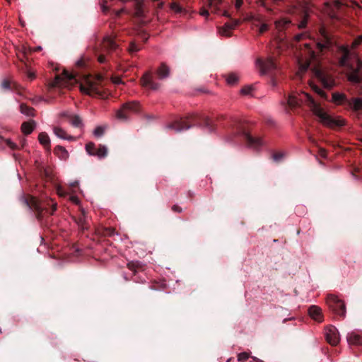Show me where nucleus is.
Returning <instances> with one entry per match:
<instances>
[{"label":"nucleus","mask_w":362,"mask_h":362,"mask_svg":"<svg viewBox=\"0 0 362 362\" xmlns=\"http://www.w3.org/2000/svg\"><path fill=\"white\" fill-rule=\"evenodd\" d=\"M287 103L291 107H296L300 103H306L310 107L313 114L319 118L320 122L329 127L343 126L344 124V119L332 118L325 112L307 93L302 91L300 93L298 94L292 93L288 96Z\"/></svg>","instance_id":"1"},{"label":"nucleus","mask_w":362,"mask_h":362,"mask_svg":"<svg viewBox=\"0 0 362 362\" xmlns=\"http://www.w3.org/2000/svg\"><path fill=\"white\" fill-rule=\"evenodd\" d=\"M340 50L344 52L339 64L342 66L347 67L351 71L348 74V80L353 83H360L362 81V76L359 71L362 68V62L355 52H351L346 46L340 47Z\"/></svg>","instance_id":"2"},{"label":"nucleus","mask_w":362,"mask_h":362,"mask_svg":"<svg viewBox=\"0 0 362 362\" xmlns=\"http://www.w3.org/2000/svg\"><path fill=\"white\" fill-rule=\"evenodd\" d=\"M327 303L334 313L340 316H344L346 308L344 303L337 296L329 295L327 298Z\"/></svg>","instance_id":"3"},{"label":"nucleus","mask_w":362,"mask_h":362,"mask_svg":"<svg viewBox=\"0 0 362 362\" xmlns=\"http://www.w3.org/2000/svg\"><path fill=\"white\" fill-rule=\"evenodd\" d=\"M73 81L76 82L75 76L69 73L67 71H64L60 76H56L54 81L49 83L50 87H56L58 86H68V82L72 83Z\"/></svg>","instance_id":"4"},{"label":"nucleus","mask_w":362,"mask_h":362,"mask_svg":"<svg viewBox=\"0 0 362 362\" xmlns=\"http://www.w3.org/2000/svg\"><path fill=\"white\" fill-rule=\"evenodd\" d=\"M256 66L262 74H265L276 67L274 59L271 57H267L265 60L257 59L256 61Z\"/></svg>","instance_id":"5"},{"label":"nucleus","mask_w":362,"mask_h":362,"mask_svg":"<svg viewBox=\"0 0 362 362\" xmlns=\"http://www.w3.org/2000/svg\"><path fill=\"white\" fill-rule=\"evenodd\" d=\"M315 76L322 83L326 88H331L334 86L335 83L333 78L322 70L315 69L314 70Z\"/></svg>","instance_id":"6"},{"label":"nucleus","mask_w":362,"mask_h":362,"mask_svg":"<svg viewBox=\"0 0 362 362\" xmlns=\"http://www.w3.org/2000/svg\"><path fill=\"white\" fill-rule=\"evenodd\" d=\"M80 90L83 93L92 95L98 93L97 83L89 77L83 79L80 83Z\"/></svg>","instance_id":"7"},{"label":"nucleus","mask_w":362,"mask_h":362,"mask_svg":"<svg viewBox=\"0 0 362 362\" xmlns=\"http://www.w3.org/2000/svg\"><path fill=\"white\" fill-rule=\"evenodd\" d=\"M325 336L327 342L332 345L336 346L340 341V337L337 329L333 326H329L325 329Z\"/></svg>","instance_id":"8"},{"label":"nucleus","mask_w":362,"mask_h":362,"mask_svg":"<svg viewBox=\"0 0 362 362\" xmlns=\"http://www.w3.org/2000/svg\"><path fill=\"white\" fill-rule=\"evenodd\" d=\"M138 104L136 102L124 104L122 107L117 112V117L119 119H126L129 112H136Z\"/></svg>","instance_id":"9"},{"label":"nucleus","mask_w":362,"mask_h":362,"mask_svg":"<svg viewBox=\"0 0 362 362\" xmlns=\"http://www.w3.org/2000/svg\"><path fill=\"white\" fill-rule=\"evenodd\" d=\"M240 23V21L233 20L232 22L226 23L224 25L219 29V33L223 36H229L230 35V32L233 30L238 24Z\"/></svg>","instance_id":"10"},{"label":"nucleus","mask_w":362,"mask_h":362,"mask_svg":"<svg viewBox=\"0 0 362 362\" xmlns=\"http://www.w3.org/2000/svg\"><path fill=\"white\" fill-rule=\"evenodd\" d=\"M141 84L144 87H149L153 90H157L159 88V84L156 83H153L152 81V76L150 72H147L144 74L141 78Z\"/></svg>","instance_id":"11"},{"label":"nucleus","mask_w":362,"mask_h":362,"mask_svg":"<svg viewBox=\"0 0 362 362\" xmlns=\"http://www.w3.org/2000/svg\"><path fill=\"white\" fill-rule=\"evenodd\" d=\"M117 46V44L111 37L106 36L104 37L102 43V50L103 52L114 50Z\"/></svg>","instance_id":"12"},{"label":"nucleus","mask_w":362,"mask_h":362,"mask_svg":"<svg viewBox=\"0 0 362 362\" xmlns=\"http://www.w3.org/2000/svg\"><path fill=\"white\" fill-rule=\"evenodd\" d=\"M308 313L310 317L314 320L317 322L322 321V310L319 307L316 305H312L308 310Z\"/></svg>","instance_id":"13"},{"label":"nucleus","mask_w":362,"mask_h":362,"mask_svg":"<svg viewBox=\"0 0 362 362\" xmlns=\"http://www.w3.org/2000/svg\"><path fill=\"white\" fill-rule=\"evenodd\" d=\"M349 99L346 96L345 94L339 93V92H334L332 93V102L337 105L346 104L348 103Z\"/></svg>","instance_id":"14"},{"label":"nucleus","mask_w":362,"mask_h":362,"mask_svg":"<svg viewBox=\"0 0 362 362\" xmlns=\"http://www.w3.org/2000/svg\"><path fill=\"white\" fill-rule=\"evenodd\" d=\"M170 68L165 63H162L156 71L157 76L160 79H165L170 75Z\"/></svg>","instance_id":"15"},{"label":"nucleus","mask_w":362,"mask_h":362,"mask_svg":"<svg viewBox=\"0 0 362 362\" xmlns=\"http://www.w3.org/2000/svg\"><path fill=\"white\" fill-rule=\"evenodd\" d=\"M53 131H54V134L57 137H59L62 139H65V140H69V141L75 139V138L74 136L67 135L66 132L61 127H54Z\"/></svg>","instance_id":"16"},{"label":"nucleus","mask_w":362,"mask_h":362,"mask_svg":"<svg viewBox=\"0 0 362 362\" xmlns=\"http://www.w3.org/2000/svg\"><path fill=\"white\" fill-rule=\"evenodd\" d=\"M347 105L355 111L359 110L362 108V98H355L352 100H349Z\"/></svg>","instance_id":"17"},{"label":"nucleus","mask_w":362,"mask_h":362,"mask_svg":"<svg viewBox=\"0 0 362 362\" xmlns=\"http://www.w3.org/2000/svg\"><path fill=\"white\" fill-rule=\"evenodd\" d=\"M24 204L31 209H35L37 211L42 210V207L40 206L38 200L35 197H31L30 202L24 199Z\"/></svg>","instance_id":"18"},{"label":"nucleus","mask_w":362,"mask_h":362,"mask_svg":"<svg viewBox=\"0 0 362 362\" xmlns=\"http://www.w3.org/2000/svg\"><path fill=\"white\" fill-rule=\"evenodd\" d=\"M322 35L325 39L324 42H318L317 44L318 49L320 50L330 47L332 44L331 39L325 34V31H322Z\"/></svg>","instance_id":"19"},{"label":"nucleus","mask_w":362,"mask_h":362,"mask_svg":"<svg viewBox=\"0 0 362 362\" xmlns=\"http://www.w3.org/2000/svg\"><path fill=\"white\" fill-rule=\"evenodd\" d=\"M54 153L62 160H66L69 158L68 151L62 146H57L54 149Z\"/></svg>","instance_id":"20"},{"label":"nucleus","mask_w":362,"mask_h":362,"mask_svg":"<svg viewBox=\"0 0 362 362\" xmlns=\"http://www.w3.org/2000/svg\"><path fill=\"white\" fill-rule=\"evenodd\" d=\"M348 343L350 344H362V338L355 333H351L349 334L347 337Z\"/></svg>","instance_id":"21"},{"label":"nucleus","mask_w":362,"mask_h":362,"mask_svg":"<svg viewBox=\"0 0 362 362\" xmlns=\"http://www.w3.org/2000/svg\"><path fill=\"white\" fill-rule=\"evenodd\" d=\"M34 123L33 122H24L21 125V130L25 134H30L34 129Z\"/></svg>","instance_id":"22"},{"label":"nucleus","mask_w":362,"mask_h":362,"mask_svg":"<svg viewBox=\"0 0 362 362\" xmlns=\"http://www.w3.org/2000/svg\"><path fill=\"white\" fill-rule=\"evenodd\" d=\"M39 142L45 147H49L50 144V139L47 134L41 132L38 136Z\"/></svg>","instance_id":"23"},{"label":"nucleus","mask_w":362,"mask_h":362,"mask_svg":"<svg viewBox=\"0 0 362 362\" xmlns=\"http://www.w3.org/2000/svg\"><path fill=\"white\" fill-rule=\"evenodd\" d=\"M69 117V122L76 127L82 126V121L81 118L77 115H70Z\"/></svg>","instance_id":"24"},{"label":"nucleus","mask_w":362,"mask_h":362,"mask_svg":"<svg viewBox=\"0 0 362 362\" xmlns=\"http://www.w3.org/2000/svg\"><path fill=\"white\" fill-rule=\"evenodd\" d=\"M289 24H290V21L286 20L285 18L275 21L276 28L279 31L283 30Z\"/></svg>","instance_id":"25"},{"label":"nucleus","mask_w":362,"mask_h":362,"mask_svg":"<svg viewBox=\"0 0 362 362\" xmlns=\"http://www.w3.org/2000/svg\"><path fill=\"white\" fill-rule=\"evenodd\" d=\"M239 80V76L235 73H230L226 77V82L229 85L235 84Z\"/></svg>","instance_id":"26"},{"label":"nucleus","mask_w":362,"mask_h":362,"mask_svg":"<svg viewBox=\"0 0 362 362\" xmlns=\"http://www.w3.org/2000/svg\"><path fill=\"white\" fill-rule=\"evenodd\" d=\"M107 154V148L105 146H100V147L95 151V155H96L99 158H103L105 157Z\"/></svg>","instance_id":"27"},{"label":"nucleus","mask_w":362,"mask_h":362,"mask_svg":"<svg viewBox=\"0 0 362 362\" xmlns=\"http://www.w3.org/2000/svg\"><path fill=\"white\" fill-rule=\"evenodd\" d=\"M21 112L22 114L25 115L27 116H33V109L22 104L20 106Z\"/></svg>","instance_id":"28"},{"label":"nucleus","mask_w":362,"mask_h":362,"mask_svg":"<svg viewBox=\"0 0 362 362\" xmlns=\"http://www.w3.org/2000/svg\"><path fill=\"white\" fill-rule=\"evenodd\" d=\"M310 86L312 88L313 90H314L315 93H317L319 95H320L322 98L327 99V95L325 93L324 90L318 88L316 85L313 83H310Z\"/></svg>","instance_id":"29"},{"label":"nucleus","mask_w":362,"mask_h":362,"mask_svg":"<svg viewBox=\"0 0 362 362\" xmlns=\"http://www.w3.org/2000/svg\"><path fill=\"white\" fill-rule=\"evenodd\" d=\"M299 69L297 72V76L301 77L302 74L307 70L310 65V62H307L305 64H302L299 62Z\"/></svg>","instance_id":"30"},{"label":"nucleus","mask_w":362,"mask_h":362,"mask_svg":"<svg viewBox=\"0 0 362 362\" xmlns=\"http://www.w3.org/2000/svg\"><path fill=\"white\" fill-rule=\"evenodd\" d=\"M105 130V127L103 126H98L95 127V129L93 131V134L96 137H100L103 135Z\"/></svg>","instance_id":"31"},{"label":"nucleus","mask_w":362,"mask_h":362,"mask_svg":"<svg viewBox=\"0 0 362 362\" xmlns=\"http://www.w3.org/2000/svg\"><path fill=\"white\" fill-rule=\"evenodd\" d=\"M170 8L177 13H180L183 11L182 7L176 2H173L170 4Z\"/></svg>","instance_id":"32"},{"label":"nucleus","mask_w":362,"mask_h":362,"mask_svg":"<svg viewBox=\"0 0 362 362\" xmlns=\"http://www.w3.org/2000/svg\"><path fill=\"white\" fill-rule=\"evenodd\" d=\"M86 150L89 155H95V145L90 142L86 145Z\"/></svg>","instance_id":"33"},{"label":"nucleus","mask_w":362,"mask_h":362,"mask_svg":"<svg viewBox=\"0 0 362 362\" xmlns=\"http://www.w3.org/2000/svg\"><path fill=\"white\" fill-rule=\"evenodd\" d=\"M253 90L254 87L252 86H246L241 89L240 92L243 95H250Z\"/></svg>","instance_id":"34"},{"label":"nucleus","mask_w":362,"mask_h":362,"mask_svg":"<svg viewBox=\"0 0 362 362\" xmlns=\"http://www.w3.org/2000/svg\"><path fill=\"white\" fill-rule=\"evenodd\" d=\"M208 2L211 8H214L215 10H217L218 5L222 3V0H208Z\"/></svg>","instance_id":"35"},{"label":"nucleus","mask_w":362,"mask_h":362,"mask_svg":"<svg viewBox=\"0 0 362 362\" xmlns=\"http://www.w3.org/2000/svg\"><path fill=\"white\" fill-rule=\"evenodd\" d=\"M249 357H250V355H249L248 353H247V352H242V353L238 354V360L240 362H244L246 360H247L249 358Z\"/></svg>","instance_id":"36"},{"label":"nucleus","mask_w":362,"mask_h":362,"mask_svg":"<svg viewBox=\"0 0 362 362\" xmlns=\"http://www.w3.org/2000/svg\"><path fill=\"white\" fill-rule=\"evenodd\" d=\"M305 52H308V54L310 59H314L315 55L314 51L311 50L308 44H305Z\"/></svg>","instance_id":"37"},{"label":"nucleus","mask_w":362,"mask_h":362,"mask_svg":"<svg viewBox=\"0 0 362 362\" xmlns=\"http://www.w3.org/2000/svg\"><path fill=\"white\" fill-rule=\"evenodd\" d=\"M1 87L2 89L8 90H10V82L7 79H4L2 81L1 83Z\"/></svg>","instance_id":"38"},{"label":"nucleus","mask_w":362,"mask_h":362,"mask_svg":"<svg viewBox=\"0 0 362 362\" xmlns=\"http://www.w3.org/2000/svg\"><path fill=\"white\" fill-rule=\"evenodd\" d=\"M139 47L134 43L132 42L129 45V51L130 52H136L139 50Z\"/></svg>","instance_id":"39"},{"label":"nucleus","mask_w":362,"mask_h":362,"mask_svg":"<svg viewBox=\"0 0 362 362\" xmlns=\"http://www.w3.org/2000/svg\"><path fill=\"white\" fill-rule=\"evenodd\" d=\"M362 42V35L358 36V37L357 39H356L353 43H352V48H355L359 44H361Z\"/></svg>","instance_id":"40"},{"label":"nucleus","mask_w":362,"mask_h":362,"mask_svg":"<svg viewBox=\"0 0 362 362\" xmlns=\"http://www.w3.org/2000/svg\"><path fill=\"white\" fill-rule=\"evenodd\" d=\"M268 30V25L267 23H262L259 28V33H263Z\"/></svg>","instance_id":"41"},{"label":"nucleus","mask_w":362,"mask_h":362,"mask_svg":"<svg viewBox=\"0 0 362 362\" xmlns=\"http://www.w3.org/2000/svg\"><path fill=\"white\" fill-rule=\"evenodd\" d=\"M57 192L58 195L60 196V197H64L66 195L65 191L60 186L57 187Z\"/></svg>","instance_id":"42"},{"label":"nucleus","mask_w":362,"mask_h":362,"mask_svg":"<svg viewBox=\"0 0 362 362\" xmlns=\"http://www.w3.org/2000/svg\"><path fill=\"white\" fill-rule=\"evenodd\" d=\"M257 3L261 6L265 8L267 11H271V9L266 6L264 0H257Z\"/></svg>","instance_id":"43"},{"label":"nucleus","mask_w":362,"mask_h":362,"mask_svg":"<svg viewBox=\"0 0 362 362\" xmlns=\"http://www.w3.org/2000/svg\"><path fill=\"white\" fill-rule=\"evenodd\" d=\"M112 81L115 84H121L122 83V79L118 76H115L112 78Z\"/></svg>","instance_id":"44"},{"label":"nucleus","mask_w":362,"mask_h":362,"mask_svg":"<svg viewBox=\"0 0 362 362\" xmlns=\"http://www.w3.org/2000/svg\"><path fill=\"white\" fill-rule=\"evenodd\" d=\"M243 4V0H235V7L239 9Z\"/></svg>","instance_id":"45"},{"label":"nucleus","mask_w":362,"mask_h":362,"mask_svg":"<svg viewBox=\"0 0 362 362\" xmlns=\"http://www.w3.org/2000/svg\"><path fill=\"white\" fill-rule=\"evenodd\" d=\"M199 13L202 16L207 17L209 16V11L205 8H202Z\"/></svg>","instance_id":"46"},{"label":"nucleus","mask_w":362,"mask_h":362,"mask_svg":"<svg viewBox=\"0 0 362 362\" xmlns=\"http://www.w3.org/2000/svg\"><path fill=\"white\" fill-rule=\"evenodd\" d=\"M250 19L253 20L255 22H261L262 21V17L260 16H252Z\"/></svg>","instance_id":"47"},{"label":"nucleus","mask_w":362,"mask_h":362,"mask_svg":"<svg viewBox=\"0 0 362 362\" xmlns=\"http://www.w3.org/2000/svg\"><path fill=\"white\" fill-rule=\"evenodd\" d=\"M105 57L103 54H101L98 56V61L100 63H104L105 62Z\"/></svg>","instance_id":"48"},{"label":"nucleus","mask_w":362,"mask_h":362,"mask_svg":"<svg viewBox=\"0 0 362 362\" xmlns=\"http://www.w3.org/2000/svg\"><path fill=\"white\" fill-rule=\"evenodd\" d=\"M135 14L138 17L141 16L143 15V11H142L141 8H137Z\"/></svg>","instance_id":"49"},{"label":"nucleus","mask_w":362,"mask_h":362,"mask_svg":"<svg viewBox=\"0 0 362 362\" xmlns=\"http://www.w3.org/2000/svg\"><path fill=\"white\" fill-rule=\"evenodd\" d=\"M69 199L72 202L75 204H78L79 202L78 197L76 196H71Z\"/></svg>","instance_id":"50"},{"label":"nucleus","mask_w":362,"mask_h":362,"mask_svg":"<svg viewBox=\"0 0 362 362\" xmlns=\"http://www.w3.org/2000/svg\"><path fill=\"white\" fill-rule=\"evenodd\" d=\"M6 143L11 148H15L16 146V144L11 140H7Z\"/></svg>","instance_id":"51"},{"label":"nucleus","mask_w":362,"mask_h":362,"mask_svg":"<svg viewBox=\"0 0 362 362\" xmlns=\"http://www.w3.org/2000/svg\"><path fill=\"white\" fill-rule=\"evenodd\" d=\"M281 158H282V155L281 154H274L273 156V158L276 161L279 160Z\"/></svg>","instance_id":"52"},{"label":"nucleus","mask_w":362,"mask_h":362,"mask_svg":"<svg viewBox=\"0 0 362 362\" xmlns=\"http://www.w3.org/2000/svg\"><path fill=\"white\" fill-rule=\"evenodd\" d=\"M28 78H29L30 80H33V79H34V78H35V74H34L33 72H31V71H29L28 72Z\"/></svg>","instance_id":"53"},{"label":"nucleus","mask_w":362,"mask_h":362,"mask_svg":"<svg viewBox=\"0 0 362 362\" xmlns=\"http://www.w3.org/2000/svg\"><path fill=\"white\" fill-rule=\"evenodd\" d=\"M40 50H42V47L41 46H37V47H33V48L30 49V52H37V51H40Z\"/></svg>","instance_id":"54"},{"label":"nucleus","mask_w":362,"mask_h":362,"mask_svg":"<svg viewBox=\"0 0 362 362\" xmlns=\"http://www.w3.org/2000/svg\"><path fill=\"white\" fill-rule=\"evenodd\" d=\"M306 25V21L305 20H303L302 21L300 24H299V28H304Z\"/></svg>","instance_id":"55"},{"label":"nucleus","mask_w":362,"mask_h":362,"mask_svg":"<svg viewBox=\"0 0 362 362\" xmlns=\"http://www.w3.org/2000/svg\"><path fill=\"white\" fill-rule=\"evenodd\" d=\"M341 4H342L339 1H338V0L334 1V6L336 8H339Z\"/></svg>","instance_id":"56"},{"label":"nucleus","mask_w":362,"mask_h":362,"mask_svg":"<svg viewBox=\"0 0 362 362\" xmlns=\"http://www.w3.org/2000/svg\"><path fill=\"white\" fill-rule=\"evenodd\" d=\"M320 155H321L322 156H323V157H325V156H326V151H325V150H324V149H321V150H320Z\"/></svg>","instance_id":"57"},{"label":"nucleus","mask_w":362,"mask_h":362,"mask_svg":"<svg viewBox=\"0 0 362 362\" xmlns=\"http://www.w3.org/2000/svg\"><path fill=\"white\" fill-rule=\"evenodd\" d=\"M189 128V126H187V127H186L185 128H178V129H176V132H180V131L183 130V129H187Z\"/></svg>","instance_id":"58"},{"label":"nucleus","mask_w":362,"mask_h":362,"mask_svg":"<svg viewBox=\"0 0 362 362\" xmlns=\"http://www.w3.org/2000/svg\"><path fill=\"white\" fill-rule=\"evenodd\" d=\"M247 139H248V141L251 144L255 142V140L250 136H247Z\"/></svg>","instance_id":"59"},{"label":"nucleus","mask_w":362,"mask_h":362,"mask_svg":"<svg viewBox=\"0 0 362 362\" xmlns=\"http://www.w3.org/2000/svg\"><path fill=\"white\" fill-rule=\"evenodd\" d=\"M78 182H74L70 184L71 187H76V186H78Z\"/></svg>","instance_id":"60"},{"label":"nucleus","mask_w":362,"mask_h":362,"mask_svg":"<svg viewBox=\"0 0 362 362\" xmlns=\"http://www.w3.org/2000/svg\"><path fill=\"white\" fill-rule=\"evenodd\" d=\"M223 15L224 16H226V17H228V18H230V14H229V13H228V11H225L223 12Z\"/></svg>","instance_id":"61"},{"label":"nucleus","mask_w":362,"mask_h":362,"mask_svg":"<svg viewBox=\"0 0 362 362\" xmlns=\"http://www.w3.org/2000/svg\"><path fill=\"white\" fill-rule=\"evenodd\" d=\"M57 209V204L52 203V211H54Z\"/></svg>","instance_id":"62"},{"label":"nucleus","mask_w":362,"mask_h":362,"mask_svg":"<svg viewBox=\"0 0 362 362\" xmlns=\"http://www.w3.org/2000/svg\"><path fill=\"white\" fill-rule=\"evenodd\" d=\"M173 209L174 211H179V212H180V211H181V210H180V209H178V206H174L173 207Z\"/></svg>","instance_id":"63"},{"label":"nucleus","mask_w":362,"mask_h":362,"mask_svg":"<svg viewBox=\"0 0 362 362\" xmlns=\"http://www.w3.org/2000/svg\"><path fill=\"white\" fill-rule=\"evenodd\" d=\"M271 83L273 86H275L276 85V83L274 79L272 80Z\"/></svg>","instance_id":"64"}]
</instances>
